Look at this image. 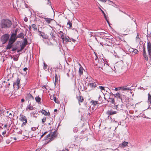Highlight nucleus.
<instances>
[{
    "label": "nucleus",
    "instance_id": "1",
    "mask_svg": "<svg viewBox=\"0 0 151 151\" xmlns=\"http://www.w3.org/2000/svg\"><path fill=\"white\" fill-rule=\"evenodd\" d=\"M12 25V23L8 19H3L0 24L1 27L2 28H9Z\"/></svg>",
    "mask_w": 151,
    "mask_h": 151
},
{
    "label": "nucleus",
    "instance_id": "2",
    "mask_svg": "<svg viewBox=\"0 0 151 151\" xmlns=\"http://www.w3.org/2000/svg\"><path fill=\"white\" fill-rule=\"evenodd\" d=\"M59 34L61 35V37L63 41H65L67 42H71V40L69 38V37L68 36L67 37L66 36L64 35L62 31H60Z\"/></svg>",
    "mask_w": 151,
    "mask_h": 151
},
{
    "label": "nucleus",
    "instance_id": "3",
    "mask_svg": "<svg viewBox=\"0 0 151 151\" xmlns=\"http://www.w3.org/2000/svg\"><path fill=\"white\" fill-rule=\"evenodd\" d=\"M57 135L56 134L55 132L51 133L48 134L47 136V138L46 139H50V140H52L54 138L56 137Z\"/></svg>",
    "mask_w": 151,
    "mask_h": 151
},
{
    "label": "nucleus",
    "instance_id": "4",
    "mask_svg": "<svg viewBox=\"0 0 151 151\" xmlns=\"http://www.w3.org/2000/svg\"><path fill=\"white\" fill-rule=\"evenodd\" d=\"M9 38V35L8 34H6L4 35L1 37V40L3 44L6 43L7 41Z\"/></svg>",
    "mask_w": 151,
    "mask_h": 151
},
{
    "label": "nucleus",
    "instance_id": "5",
    "mask_svg": "<svg viewBox=\"0 0 151 151\" xmlns=\"http://www.w3.org/2000/svg\"><path fill=\"white\" fill-rule=\"evenodd\" d=\"M94 63L96 65L98 66V67L101 68H102L104 65H105L104 60L102 61L101 59L99 60V63L97 64L94 61Z\"/></svg>",
    "mask_w": 151,
    "mask_h": 151
},
{
    "label": "nucleus",
    "instance_id": "6",
    "mask_svg": "<svg viewBox=\"0 0 151 151\" xmlns=\"http://www.w3.org/2000/svg\"><path fill=\"white\" fill-rule=\"evenodd\" d=\"M17 38V36H16V33H13L11 35V37L9 40V41H11V42L14 43Z\"/></svg>",
    "mask_w": 151,
    "mask_h": 151
},
{
    "label": "nucleus",
    "instance_id": "7",
    "mask_svg": "<svg viewBox=\"0 0 151 151\" xmlns=\"http://www.w3.org/2000/svg\"><path fill=\"white\" fill-rule=\"evenodd\" d=\"M148 52L150 58H151V43L150 42H147Z\"/></svg>",
    "mask_w": 151,
    "mask_h": 151
},
{
    "label": "nucleus",
    "instance_id": "8",
    "mask_svg": "<svg viewBox=\"0 0 151 151\" xmlns=\"http://www.w3.org/2000/svg\"><path fill=\"white\" fill-rule=\"evenodd\" d=\"M20 120L23 122H24L22 124L25 125L27 122V119L26 116L24 115L21 116V118L20 119Z\"/></svg>",
    "mask_w": 151,
    "mask_h": 151
},
{
    "label": "nucleus",
    "instance_id": "9",
    "mask_svg": "<svg viewBox=\"0 0 151 151\" xmlns=\"http://www.w3.org/2000/svg\"><path fill=\"white\" fill-rule=\"evenodd\" d=\"M39 32V35L40 36H42V38L43 39H48V36L44 32H42L41 31H38Z\"/></svg>",
    "mask_w": 151,
    "mask_h": 151
},
{
    "label": "nucleus",
    "instance_id": "10",
    "mask_svg": "<svg viewBox=\"0 0 151 151\" xmlns=\"http://www.w3.org/2000/svg\"><path fill=\"white\" fill-rule=\"evenodd\" d=\"M26 97L27 99L29 100L34 99L33 97L30 93L27 94L26 96Z\"/></svg>",
    "mask_w": 151,
    "mask_h": 151
},
{
    "label": "nucleus",
    "instance_id": "11",
    "mask_svg": "<svg viewBox=\"0 0 151 151\" xmlns=\"http://www.w3.org/2000/svg\"><path fill=\"white\" fill-rule=\"evenodd\" d=\"M79 65H80V68H79L78 72L80 76H81V75H82L83 74V70H84L83 68L82 67L80 64L79 63Z\"/></svg>",
    "mask_w": 151,
    "mask_h": 151
},
{
    "label": "nucleus",
    "instance_id": "12",
    "mask_svg": "<svg viewBox=\"0 0 151 151\" xmlns=\"http://www.w3.org/2000/svg\"><path fill=\"white\" fill-rule=\"evenodd\" d=\"M117 112L115 111H113L112 110H108L106 112V114L108 115H111L115 114H116Z\"/></svg>",
    "mask_w": 151,
    "mask_h": 151
},
{
    "label": "nucleus",
    "instance_id": "13",
    "mask_svg": "<svg viewBox=\"0 0 151 151\" xmlns=\"http://www.w3.org/2000/svg\"><path fill=\"white\" fill-rule=\"evenodd\" d=\"M123 105L122 104H119L116 105V108L117 109L119 110H123Z\"/></svg>",
    "mask_w": 151,
    "mask_h": 151
},
{
    "label": "nucleus",
    "instance_id": "14",
    "mask_svg": "<svg viewBox=\"0 0 151 151\" xmlns=\"http://www.w3.org/2000/svg\"><path fill=\"white\" fill-rule=\"evenodd\" d=\"M114 97L119 98L122 101V99L121 97L122 95L119 93L117 92L116 94H114Z\"/></svg>",
    "mask_w": 151,
    "mask_h": 151
},
{
    "label": "nucleus",
    "instance_id": "15",
    "mask_svg": "<svg viewBox=\"0 0 151 151\" xmlns=\"http://www.w3.org/2000/svg\"><path fill=\"white\" fill-rule=\"evenodd\" d=\"M88 85L90 86V87L92 88H95L97 86V85L95 83H89L88 84Z\"/></svg>",
    "mask_w": 151,
    "mask_h": 151
},
{
    "label": "nucleus",
    "instance_id": "16",
    "mask_svg": "<svg viewBox=\"0 0 151 151\" xmlns=\"http://www.w3.org/2000/svg\"><path fill=\"white\" fill-rule=\"evenodd\" d=\"M77 99L78 100L79 103H80V102H82L83 101V97L80 96H77Z\"/></svg>",
    "mask_w": 151,
    "mask_h": 151
},
{
    "label": "nucleus",
    "instance_id": "17",
    "mask_svg": "<svg viewBox=\"0 0 151 151\" xmlns=\"http://www.w3.org/2000/svg\"><path fill=\"white\" fill-rule=\"evenodd\" d=\"M72 22L70 20H68L67 23V27L69 28H71L72 27Z\"/></svg>",
    "mask_w": 151,
    "mask_h": 151
},
{
    "label": "nucleus",
    "instance_id": "18",
    "mask_svg": "<svg viewBox=\"0 0 151 151\" xmlns=\"http://www.w3.org/2000/svg\"><path fill=\"white\" fill-rule=\"evenodd\" d=\"M13 43L11 42V41H9L8 44L7 45V47L6 48V49H10L11 48V47H12V45Z\"/></svg>",
    "mask_w": 151,
    "mask_h": 151
},
{
    "label": "nucleus",
    "instance_id": "19",
    "mask_svg": "<svg viewBox=\"0 0 151 151\" xmlns=\"http://www.w3.org/2000/svg\"><path fill=\"white\" fill-rule=\"evenodd\" d=\"M37 111L32 112L31 114V115L32 116L33 115V116L34 117H36L37 116Z\"/></svg>",
    "mask_w": 151,
    "mask_h": 151
},
{
    "label": "nucleus",
    "instance_id": "20",
    "mask_svg": "<svg viewBox=\"0 0 151 151\" xmlns=\"http://www.w3.org/2000/svg\"><path fill=\"white\" fill-rule=\"evenodd\" d=\"M24 37V34L23 33H21L19 34L17 36V38H23Z\"/></svg>",
    "mask_w": 151,
    "mask_h": 151
},
{
    "label": "nucleus",
    "instance_id": "21",
    "mask_svg": "<svg viewBox=\"0 0 151 151\" xmlns=\"http://www.w3.org/2000/svg\"><path fill=\"white\" fill-rule=\"evenodd\" d=\"M44 19H45V22L48 24L50 23L51 21L52 20V19L50 18H44Z\"/></svg>",
    "mask_w": 151,
    "mask_h": 151
},
{
    "label": "nucleus",
    "instance_id": "22",
    "mask_svg": "<svg viewBox=\"0 0 151 151\" xmlns=\"http://www.w3.org/2000/svg\"><path fill=\"white\" fill-rule=\"evenodd\" d=\"M35 99L37 102H38L39 104L40 103V101L41 100V98L39 96H36L35 98Z\"/></svg>",
    "mask_w": 151,
    "mask_h": 151
},
{
    "label": "nucleus",
    "instance_id": "23",
    "mask_svg": "<svg viewBox=\"0 0 151 151\" xmlns=\"http://www.w3.org/2000/svg\"><path fill=\"white\" fill-rule=\"evenodd\" d=\"M148 102L150 104L151 103V95L149 93L148 94Z\"/></svg>",
    "mask_w": 151,
    "mask_h": 151
},
{
    "label": "nucleus",
    "instance_id": "24",
    "mask_svg": "<svg viewBox=\"0 0 151 151\" xmlns=\"http://www.w3.org/2000/svg\"><path fill=\"white\" fill-rule=\"evenodd\" d=\"M109 101L112 104H114L115 103L114 99L113 98H111L109 99Z\"/></svg>",
    "mask_w": 151,
    "mask_h": 151
},
{
    "label": "nucleus",
    "instance_id": "25",
    "mask_svg": "<svg viewBox=\"0 0 151 151\" xmlns=\"http://www.w3.org/2000/svg\"><path fill=\"white\" fill-rule=\"evenodd\" d=\"M128 144V142L124 141L122 143V147H124L127 146V144Z\"/></svg>",
    "mask_w": 151,
    "mask_h": 151
},
{
    "label": "nucleus",
    "instance_id": "26",
    "mask_svg": "<svg viewBox=\"0 0 151 151\" xmlns=\"http://www.w3.org/2000/svg\"><path fill=\"white\" fill-rule=\"evenodd\" d=\"M33 109V108L32 106L30 104L27 106L26 108V110H27L28 109H29L30 110H32Z\"/></svg>",
    "mask_w": 151,
    "mask_h": 151
},
{
    "label": "nucleus",
    "instance_id": "27",
    "mask_svg": "<svg viewBox=\"0 0 151 151\" xmlns=\"http://www.w3.org/2000/svg\"><path fill=\"white\" fill-rule=\"evenodd\" d=\"M20 80L19 78L17 79L16 82L14 83V84H17V86L19 87V84Z\"/></svg>",
    "mask_w": 151,
    "mask_h": 151
},
{
    "label": "nucleus",
    "instance_id": "28",
    "mask_svg": "<svg viewBox=\"0 0 151 151\" xmlns=\"http://www.w3.org/2000/svg\"><path fill=\"white\" fill-rule=\"evenodd\" d=\"M91 102L92 103V105H95V106L99 104L98 102L97 101L92 100L91 101Z\"/></svg>",
    "mask_w": 151,
    "mask_h": 151
},
{
    "label": "nucleus",
    "instance_id": "29",
    "mask_svg": "<svg viewBox=\"0 0 151 151\" xmlns=\"http://www.w3.org/2000/svg\"><path fill=\"white\" fill-rule=\"evenodd\" d=\"M41 113H42V114H44L45 115H48V113H47L45 110H42V111H41Z\"/></svg>",
    "mask_w": 151,
    "mask_h": 151
},
{
    "label": "nucleus",
    "instance_id": "30",
    "mask_svg": "<svg viewBox=\"0 0 151 151\" xmlns=\"http://www.w3.org/2000/svg\"><path fill=\"white\" fill-rule=\"evenodd\" d=\"M122 90L123 91L129 90L130 89L129 88H127L124 87H122Z\"/></svg>",
    "mask_w": 151,
    "mask_h": 151
},
{
    "label": "nucleus",
    "instance_id": "31",
    "mask_svg": "<svg viewBox=\"0 0 151 151\" xmlns=\"http://www.w3.org/2000/svg\"><path fill=\"white\" fill-rule=\"evenodd\" d=\"M32 28L34 29V30L35 31H36L37 29L36 25L35 24H32Z\"/></svg>",
    "mask_w": 151,
    "mask_h": 151
},
{
    "label": "nucleus",
    "instance_id": "32",
    "mask_svg": "<svg viewBox=\"0 0 151 151\" xmlns=\"http://www.w3.org/2000/svg\"><path fill=\"white\" fill-rule=\"evenodd\" d=\"M50 34L51 36L52 37V38L53 39V38L55 37V35L53 32H50Z\"/></svg>",
    "mask_w": 151,
    "mask_h": 151
},
{
    "label": "nucleus",
    "instance_id": "33",
    "mask_svg": "<svg viewBox=\"0 0 151 151\" xmlns=\"http://www.w3.org/2000/svg\"><path fill=\"white\" fill-rule=\"evenodd\" d=\"M144 57L146 60H148V57L147 56L146 54H143Z\"/></svg>",
    "mask_w": 151,
    "mask_h": 151
},
{
    "label": "nucleus",
    "instance_id": "34",
    "mask_svg": "<svg viewBox=\"0 0 151 151\" xmlns=\"http://www.w3.org/2000/svg\"><path fill=\"white\" fill-rule=\"evenodd\" d=\"M73 130L74 132H76L78 130V128L77 127H75L73 129Z\"/></svg>",
    "mask_w": 151,
    "mask_h": 151
},
{
    "label": "nucleus",
    "instance_id": "35",
    "mask_svg": "<svg viewBox=\"0 0 151 151\" xmlns=\"http://www.w3.org/2000/svg\"><path fill=\"white\" fill-rule=\"evenodd\" d=\"M55 97L56 96L55 95H52L51 96H50V99L52 100H53V99H54Z\"/></svg>",
    "mask_w": 151,
    "mask_h": 151
},
{
    "label": "nucleus",
    "instance_id": "36",
    "mask_svg": "<svg viewBox=\"0 0 151 151\" xmlns=\"http://www.w3.org/2000/svg\"><path fill=\"white\" fill-rule=\"evenodd\" d=\"M130 24H132L133 25H136V22H134V21H132V20L131 22H130Z\"/></svg>",
    "mask_w": 151,
    "mask_h": 151
},
{
    "label": "nucleus",
    "instance_id": "37",
    "mask_svg": "<svg viewBox=\"0 0 151 151\" xmlns=\"http://www.w3.org/2000/svg\"><path fill=\"white\" fill-rule=\"evenodd\" d=\"M54 101L57 103H58V100H57L56 97H55V98L53 99V100Z\"/></svg>",
    "mask_w": 151,
    "mask_h": 151
},
{
    "label": "nucleus",
    "instance_id": "38",
    "mask_svg": "<svg viewBox=\"0 0 151 151\" xmlns=\"http://www.w3.org/2000/svg\"><path fill=\"white\" fill-rule=\"evenodd\" d=\"M46 118H44L43 119H42V123L44 124L45 123V122L46 121Z\"/></svg>",
    "mask_w": 151,
    "mask_h": 151
},
{
    "label": "nucleus",
    "instance_id": "39",
    "mask_svg": "<svg viewBox=\"0 0 151 151\" xmlns=\"http://www.w3.org/2000/svg\"><path fill=\"white\" fill-rule=\"evenodd\" d=\"M99 88L101 89V90H104V87L102 86H99Z\"/></svg>",
    "mask_w": 151,
    "mask_h": 151
},
{
    "label": "nucleus",
    "instance_id": "40",
    "mask_svg": "<svg viewBox=\"0 0 151 151\" xmlns=\"http://www.w3.org/2000/svg\"><path fill=\"white\" fill-rule=\"evenodd\" d=\"M143 54H146L145 47L144 46H143Z\"/></svg>",
    "mask_w": 151,
    "mask_h": 151
},
{
    "label": "nucleus",
    "instance_id": "41",
    "mask_svg": "<svg viewBox=\"0 0 151 151\" xmlns=\"http://www.w3.org/2000/svg\"><path fill=\"white\" fill-rule=\"evenodd\" d=\"M133 52H134L135 54L137 53L138 52V50L137 49H134V50Z\"/></svg>",
    "mask_w": 151,
    "mask_h": 151
},
{
    "label": "nucleus",
    "instance_id": "42",
    "mask_svg": "<svg viewBox=\"0 0 151 151\" xmlns=\"http://www.w3.org/2000/svg\"><path fill=\"white\" fill-rule=\"evenodd\" d=\"M36 128L35 127H33L31 128V130L32 131H35L36 130Z\"/></svg>",
    "mask_w": 151,
    "mask_h": 151
},
{
    "label": "nucleus",
    "instance_id": "43",
    "mask_svg": "<svg viewBox=\"0 0 151 151\" xmlns=\"http://www.w3.org/2000/svg\"><path fill=\"white\" fill-rule=\"evenodd\" d=\"M136 39L137 40H138V41H139V40L140 38L138 36V34H137V36L136 37Z\"/></svg>",
    "mask_w": 151,
    "mask_h": 151
},
{
    "label": "nucleus",
    "instance_id": "44",
    "mask_svg": "<svg viewBox=\"0 0 151 151\" xmlns=\"http://www.w3.org/2000/svg\"><path fill=\"white\" fill-rule=\"evenodd\" d=\"M18 58H13L14 60L15 61H17L18 60Z\"/></svg>",
    "mask_w": 151,
    "mask_h": 151
},
{
    "label": "nucleus",
    "instance_id": "45",
    "mask_svg": "<svg viewBox=\"0 0 151 151\" xmlns=\"http://www.w3.org/2000/svg\"><path fill=\"white\" fill-rule=\"evenodd\" d=\"M24 20L25 22H27L28 21V19L27 17H25L24 19Z\"/></svg>",
    "mask_w": 151,
    "mask_h": 151
},
{
    "label": "nucleus",
    "instance_id": "46",
    "mask_svg": "<svg viewBox=\"0 0 151 151\" xmlns=\"http://www.w3.org/2000/svg\"><path fill=\"white\" fill-rule=\"evenodd\" d=\"M26 45H23L22 47H21V50H22V49L24 48V47Z\"/></svg>",
    "mask_w": 151,
    "mask_h": 151
},
{
    "label": "nucleus",
    "instance_id": "47",
    "mask_svg": "<svg viewBox=\"0 0 151 151\" xmlns=\"http://www.w3.org/2000/svg\"><path fill=\"white\" fill-rule=\"evenodd\" d=\"M55 82H56L57 81V75H56L55 76Z\"/></svg>",
    "mask_w": 151,
    "mask_h": 151
},
{
    "label": "nucleus",
    "instance_id": "48",
    "mask_svg": "<svg viewBox=\"0 0 151 151\" xmlns=\"http://www.w3.org/2000/svg\"><path fill=\"white\" fill-rule=\"evenodd\" d=\"M27 69H28L27 68H24L23 70L24 71H26Z\"/></svg>",
    "mask_w": 151,
    "mask_h": 151
},
{
    "label": "nucleus",
    "instance_id": "49",
    "mask_svg": "<svg viewBox=\"0 0 151 151\" xmlns=\"http://www.w3.org/2000/svg\"><path fill=\"white\" fill-rule=\"evenodd\" d=\"M24 45H26L25 43L27 42V40L26 39H24Z\"/></svg>",
    "mask_w": 151,
    "mask_h": 151
},
{
    "label": "nucleus",
    "instance_id": "50",
    "mask_svg": "<svg viewBox=\"0 0 151 151\" xmlns=\"http://www.w3.org/2000/svg\"><path fill=\"white\" fill-rule=\"evenodd\" d=\"M17 48H13L12 49V51H15L17 50Z\"/></svg>",
    "mask_w": 151,
    "mask_h": 151
},
{
    "label": "nucleus",
    "instance_id": "51",
    "mask_svg": "<svg viewBox=\"0 0 151 151\" xmlns=\"http://www.w3.org/2000/svg\"><path fill=\"white\" fill-rule=\"evenodd\" d=\"M122 87H119L118 88V89L119 90H122Z\"/></svg>",
    "mask_w": 151,
    "mask_h": 151
},
{
    "label": "nucleus",
    "instance_id": "52",
    "mask_svg": "<svg viewBox=\"0 0 151 151\" xmlns=\"http://www.w3.org/2000/svg\"><path fill=\"white\" fill-rule=\"evenodd\" d=\"M6 132L5 131L4 132L2 133V134H6Z\"/></svg>",
    "mask_w": 151,
    "mask_h": 151
},
{
    "label": "nucleus",
    "instance_id": "53",
    "mask_svg": "<svg viewBox=\"0 0 151 151\" xmlns=\"http://www.w3.org/2000/svg\"><path fill=\"white\" fill-rule=\"evenodd\" d=\"M118 88H115L114 89V90L116 91H117L118 90Z\"/></svg>",
    "mask_w": 151,
    "mask_h": 151
},
{
    "label": "nucleus",
    "instance_id": "54",
    "mask_svg": "<svg viewBox=\"0 0 151 151\" xmlns=\"http://www.w3.org/2000/svg\"><path fill=\"white\" fill-rule=\"evenodd\" d=\"M71 40L72 41H73V42H75V40L74 39H71Z\"/></svg>",
    "mask_w": 151,
    "mask_h": 151
},
{
    "label": "nucleus",
    "instance_id": "55",
    "mask_svg": "<svg viewBox=\"0 0 151 151\" xmlns=\"http://www.w3.org/2000/svg\"><path fill=\"white\" fill-rule=\"evenodd\" d=\"M101 10V12H102V13H103V14H104V15H105V13L102 10Z\"/></svg>",
    "mask_w": 151,
    "mask_h": 151
},
{
    "label": "nucleus",
    "instance_id": "56",
    "mask_svg": "<svg viewBox=\"0 0 151 151\" xmlns=\"http://www.w3.org/2000/svg\"><path fill=\"white\" fill-rule=\"evenodd\" d=\"M44 66L45 67H47V65H46L45 63H44Z\"/></svg>",
    "mask_w": 151,
    "mask_h": 151
},
{
    "label": "nucleus",
    "instance_id": "57",
    "mask_svg": "<svg viewBox=\"0 0 151 151\" xmlns=\"http://www.w3.org/2000/svg\"><path fill=\"white\" fill-rule=\"evenodd\" d=\"M21 102H22L24 101V100L23 99H21Z\"/></svg>",
    "mask_w": 151,
    "mask_h": 151
},
{
    "label": "nucleus",
    "instance_id": "58",
    "mask_svg": "<svg viewBox=\"0 0 151 151\" xmlns=\"http://www.w3.org/2000/svg\"><path fill=\"white\" fill-rule=\"evenodd\" d=\"M9 116L11 117H12V114L11 113H10L9 114Z\"/></svg>",
    "mask_w": 151,
    "mask_h": 151
},
{
    "label": "nucleus",
    "instance_id": "59",
    "mask_svg": "<svg viewBox=\"0 0 151 151\" xmlns=\"http://www.w3.org/2000/svg\"><path fill=\"white\" fill-rule=\"evenodd\" d=\"M106 19V21H107V22L109 23V21H108V20H107V18H106V19Z\"/></svg>",
    "mask_w": 151,
    "mask_h": 151
},
{
    "label": "nucleus",
    "instance_id": "60",
    "mask_svg": "<svg viewBox=\"0 0 151 151\" xmlns=\"http://www.w3.org/2000/svg\"><path fill=\"white\" fill-rule=\"evenodd\" d=\"M22 50H21V49L17 51V52H19L20 51H21Z\"/></svg>",
    "mask_w": 151,
    "mask_h": 151
},
{
    "label": "nucleus",
    "instance_id": "61",
    "mask_svg": "<svg viewBox=\"0 0 151 151\" xmlns=\"http://www.w3.org/2000/svg\"><path fill=\"white\" fill-rule=\"evenodd\" d=\"M89 36L90 37H91L92 36L91 34H89Z\"/></svg>",
    "mask_w": 151,
    "mask_h": 151
},
{
    "label": "nucleus",
    "instance_id": "62",
    "mask_svg": "<svg viewBox=\"0 0 151 151\" xmlns=\"http://www.w3.org/2000/svg\"><path fill=\"white\" fill-rule=\"evenodd\" d=\"M7 124H5V125H4V127H7Z\"/></svg>",
    "mask_w": 151,
    "mask_h": 151
},
{
    "label": "nucleus",
    "instance_id": "63",
    "mask_svg": "<svg viewBox=\"0 0 151 151\" xmlns=\"http://www.w3.org/2000/svg\"><path fill=\"white\" fill-rule=\"evenodd\" d=\"M64 151H68V150L67 149L64 150Z\"/></svg>",
    "mask_w": 151,
    "mask_h": 151
},
{
    "label": "nucleus",
    "instance_id": "64",
    "mask_svg": "<svg viewBox=\"0 0 151 151\" xmlns=\"http://www.w3.org/2000/svg\"><path fill=\"white\" fill-rule=\"evenodd\" d=\"M46 133V132H45L43 134V135H44Z\"/></svg>",
    "mask_w": 151,
    "mask_h": 151
}]
</instances>
